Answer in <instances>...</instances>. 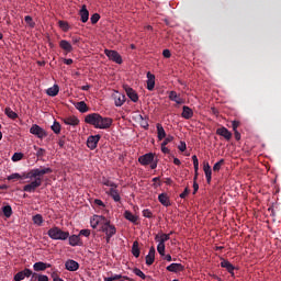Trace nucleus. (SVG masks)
<instances>
[{
	"label": "nucleus",
	"instance_id": "nucleus-46",
	"mask_svg": "<svg viewBox=\"0 0 281 281\" xmlns=\"http://www.w3.org/2000/svg\"><path fill=\"white\" fill-rule=\"evenodd\" d=\"M121 278H122V276L115 273L114 276L104 277V281H117Z\"/></svg>",
	"mask_w": 281,
	"mask_h": 281
},
{
	"label": "nucleus",
	"instance_id": "nucleus-31",
	"mask_svg": "<svg viewBox=\"0 0 281 281\" xmlns=\"http://www.w3.org/2000/svg\"><path fill=\"white\" fill-rule=\"evenodd\" d=\"M126 101L125 94L119 93L115 97V106H123L124 102Z\"/></svg>",
	"mask_w": 281,
	"mask_h": 281
},
{
	"label": "nucleus",
	"instance_id": "nucleus-18",
	"mask_svg": "<svg viewBox=\"0 0 281 281\" xmlns=\"http://www.w3.org/2000/svg\"><path fill=\"white\" fill-rule=\"evenodd\" d=\"M156 240L159 241V244L157 245V251L161 257L166 256V244L162 243L161 237L159 238V235H156Z\"/></svg>",
	"mask_w": 281,
	"mask_h": 281
},
{
	"label": "nucleus",
	"instance_id": "nucleus-49",
	"mask_svg": "<svg viewBox=\"0 0 281 281\" xmlns=\"http://www.w3.org/2000/svg\"><path fill=\"white\" fill-rule=\"evenodd\" d=\"M143 216H145L146 218H153L154 215H153L150 209H144Z\"/></svg>",
	"mask_w": 281,
	"mask_h": 281
},
{
	"label": "nucleus",
	"instance_id": "nucleus-57",
	"mask_svg": "<svg viewBox=\"0 0 281 281\" xmlns=\"http://www.w3.org/2000/svg\"><path fill=\"white\" fill-rule=\"evenodd\" d=\"M189 193H190V189H188V187H186L184 191L181 192V194H180V199H187Z\"/></svg>",
	"mask_w": 281,
	"mask_h": 281
},
{
	"label": "nucleus",
	"instance_id": "nucleus-28",
	"mask_svg": "<svg viewBox=\"0 0 281 281\" xmlns=\"http://www.w3.org/2000/svg\"><path fill=\"white\" fill-rule=\"evenodd\" d=\"M169 100L175 101L177 104H182L183 102V100L180 99V95L177 93V91H170Z\"/></svg>",
	"mask_w": 281,
	"mask_h": 281
},
{
	"label": "nucleus",
	"instance_id": "nucleus-7",
	"mask_svg": "<svg viewBox=\"0 0 281 281\" xmlns=\"http://www.w3.org/2000/svg\"><path fill=\"white\" fill-rule=\"evenodd\" d=\"M155 159V154L153 151H149L148 154H144L143 156L138 157V161L140 165H150L151 161Z\"/></svg>",
	"mask_w": 281,
	"mask_h": 281
},
{
	"label": "nucleus",
	"instance_id": "nucleus-45",
	"mask_svg": "<svg viewBox=\"0 0 281 281\" xmlns=\"http://www.w3.org/2000/svg\"><path fill=\"white\" fill-rule=\"evenodd\" d=\"M100 20H101L100 13H92V15H91L92 25H95V23H98V21H100Z\"/></svg>",
	"mask_w": 281,
	"mask_h": 281
},
{
	"label": "nucleus",
	"instance_id": "nucleus-58",
	"mask_svg": "<svg viewBox=\"0 0 281 281\" xmlns=\"http://www.w3.org/2000/svg\"><path fill=\"white\" fill-rule=\"evenodd\" d=\"M161 151L164 154H169L170 153L169 148H167V146L165 145V140H162V143H161Z\"/></svg>",
	"mask_w": 281,
	"mask_h": 281
},
{
	"label": "nucleus",
	"instance_id": "nucleus-17",
	"mask_svg": "<svg viewBox=\"0 0 281 281\" xmlns=\"http://www.w3.org/2000/svg\"><path fill=\"white\" fill-rule=\"evenodd\" d=\"M158 201L160 204L165 205V207H169L171 205L170 198L168 196L167 192H161L158 196Z\"/></svg>",
	"mask_w": 281,
	"mask_h": 281
},
{
	"label": "nucleus",
	"instance_id": "nucleus-61",
	"mask_svg": "<svg viewBox=\"0 0 281 281\" xmlns=\"http://www.w3.org/2000/svg\"><path fill=\"white\" fill-rule=\"evenodd\" d=\"M200 186L199 183H196V180L193 181V194H196V192L199 191Z\"/></svg>",
	"mask_w": 281,
	"mask_h": 281
},
{
	"label": "nucleus",
	"instance_id": "nucleus-43",
	"mask_svg": "<svg viewBox=\"0 0 281 281\" xmlns=\"http://www.w3.org/2000/svg\"><path fill=\"white\" fill-rule=\"evenodd\" d=\"M58 25L60 26V29L64 31V32H67L69 31V23H67V21H59L58 22Z\"/></svg>",
	"mask_w": 281,
	"mask_h": 281
},
{
	"label": "nucleus",
	"instance_id": "nucleus-51",
	"mask_svg": "<svg viewBox=\"0 0 281 281\" xmlns=\"http://www.w3.org/2000/svg\"><path fill=\"white\" fill-rule=\"evenodd\" d=\"M160 239L162 241V245H166V241L170 239V234L162 233V235H160Z\"/></svg>",
	"mask_w": 281,
	"mask_h": 281
},
{
	"label": "nucleus",
	"instance_id": "nucleus-36",
	"mask_svg": "<svg viewBox=\"0 0 281 281\" xmlns=\"http://www.w3.org/2000/svg\"><path fill=\"white\" fill-rule=\"evenodd\" d=\"M24 21L31 29H34V26H36V23L33 21L32 15H25Z\"/></svg>",
	"mask_w": 281,
	"mask_h": 281
},
{
	"label": "nucleus",
	"instance_id": "nucleus-19",
	"mask_svg": "<svg viewBox=\"0 0 281 281\" xmlns=\"http://www.w3.org/2000/svg\"><path fill=\"white\" fill-rule=\"evenodd\" d=\"M155 85H156V77L155 75H151L150 71L147 72V89H149V91H153V89H155Z\"/></svg>",
	"mask_w": 281,
	"mask_h": 281
},
{
	"label": "nucleus",
	"instance_id": "nucleus-54",
	"mask_svg": "<svg viewBox=\"0 0 281 281\" xmlns=\"http://www.w3.org/2000/svg\"><path fill=\"white\" fill-rule=\"evenodd\" d=\"M179 150L181 153H186L187 150V143L184 140H181L180 145L178 146Z\"/></svg>",
	"mask_w": 281,
	"mask_h": 281
},
{
	"label": "nucleus",
	"instance_id": "nucleus-26",
	"mask_svg": "<svg viewBox=\"0 0 281 281\" xmlns=\"http://www.w3.org/2000/svg\"><path fill=\"white\" fill-rule=\"evenodd\" d=\"M59 46L61 49L66 50L67 53H71L74 50L71 43L67 42V40H61L59 43Z\"/></svg>",
	"mask_w": 281,
	"mask_h": 281
},
{
	"label": "nucleus",
	"instance_id": "nucleus-40",
	"mask_svg": "<svg viewBox=\"0 0 281 281\" xmlns=\"http://www.w3.org/2000/svg\"><path fill=\"white\" fill-rule=\"evenodd\" d=\"M224 164H225V159H220V161L215 162L213 167L214 172H218L222 169Z\"/></svg>",
	"mask_w": 281,
	"mask_h": 281
},
{
	"label": "nucleus",
	"instance_id": "nucleus-10",
	"mask_svg": "<svg viewBox=\"0 0 281 281\" xmlns=\"http://www.w3.org/2000/svg\"><path fill=\"white\" fill-rule=\"evenodd\" d=\"M124 90L126 92V95L131 99L133 102H138V93H136L135 89L130 88V86H124Z\"/></svg>",
	"mask_w": 281,
	"mask_h": 281
},
{
	"label": "nucleus",
	"instance_id": "nucleus-13",
	"mask_svg": "<svg viewBox=\"0 0 281 281\" xmlns=\"http://www.w3.org/2000/svg\"><path fill=\"white\" fill-rule=\"evenodd\" d=\"M91 227L95 229L98 226H103V215H93L90 220Z\"/></svg>",
	"mask_w": 281,
	"mask_h": 281
},
{
	"label": "nucleus",
	"instance_id": "nucleus-1",
	"mask_svg": "<svg viewBox=\"0 0 281 281\" xmlns=\"http://www.w3.org/2000/svg\"><path fill=\"white\" fill-rule=\"evenodd\" d=\"M53 169L49 167H40V169H31L27 172L19 173H10L8 176V180H23V179H30L33 180L26 186L23 187L24 192H35L36 189L41 188L43 184V177L45 175H52Z\"/></svg>",
	"mask_w": 281,
	"mask_h": 281
},
{
	"label": "nucleus",
	"instance_id": "nucleus-9",
	"mask_svg": "<svg viewBox=\"0 0 281 281\" xmlns=\"http://www.w3.org/2000/svg\"><path fill=\"white\" fill-rule=\"evenodd\" d=\"M101 139V135H90L88 137V140H87V146L91 149V150H94V148H97L98 146V143L100 142Z\"/></svg>",
	"mask_w": 281,
	"mask_h": 281
},
{
	"label": "nucleus",
	"instance_id": "nucleus-12",
	"mask_svg": "<svg viewBox=\"0 0 281 281\" xmlns=\"http://www.w3.org/2000/svg\"><path fill=\"white\" fill-rule=\"evenodd\" d=\"M155 258H156V248L155 246H151L148 255H146L147 267H150L151 265H154Z\"/></svg>",
	"mask_w": 281,
	"mask_h": 281
},
{
	"label": "nucleus",
	"instance_id": "nucleus-44",
	"mask_svg": "<svg viewBox=\"0 0 281 281\" xmlns=\"http://www.w3.org/2000/svg\"><path fill=\"white\" fill-rule=\"evenodd\" d=\"M139 120H140V126H143V128L148 130L149 128V123L146 119H144L143 115H139Z\"/></svg>",
	"mask_w": 281,
	"mask_h": 281
},
{
	"label": "nucleus",
	"instance_id": "nucleus-30",
	"mask_svg": "<svg viewBox=\"0 0 281 281\" xmlns=\"http://www.w3.org/2000/svg\"><path fill=\"white\" fill-rule=\"evenodd\" d=\"M109 194L114 200V202H120L121 196L120 192L117 191V188L110 189Z\"/></svg>",
	"mask_w": 281,
	"mask_h": 281
},
{
	"label": "nucleus",
	"instance_id": "nucleus-56",
	"mask_svg": "<svg viewBox=\"0 0 281 281\" xmlns=\"http://www.w3.org/2000/svg\"><path fill=\"white\" fill-rule=\"evenodd\" d=\"M173 142V136L169 135L168 137L165 136L164 138V145H169V143Z\"/></svg>",
	"mask_w": 281,
	"mask_h": 281
},
{
	"label": "nucleus",
	"instance_id": "nucleus-55",
	"mask_svg": "<svg viewBox=\"0 0 281 281\" xmlns=\"http://www.w3.org/2000/svg\"><path fill=\"white\" fill-rule=\"evenodd\" d=\"M238 126H240L239 121H233L232 127H233L234 134H236Z\"/></svg>",
	"mask_w": 281,
	"mask_h": 281
},
{
	"label": "nucleus",
	"instance_id": "nucleus-42",
	"mask_svg": "<svg viewBox=\"0 0 281 281\" xmlns=\"http://www.w3.org/2000/svg\"><path fill=\"white\" fill-rule=\"evenodd\" d=\"M52 130L55 134H60L61 132V126L60 123H58L57 121L54 122Z\"/></svg>",
	"mask_w": 281,
	"mask_h": 281
},
{
	"label": "nucleus",
	"instance_id": "nucleus-27",
	"mask_svg": "<svg viewBox=\"0 0 281 281\" xmlns=\"http://www.w3.org/2000/svg\"><path fill=\"white\" fill-rule=\"evenodd\" d=\"M76 109H77L80 113H87V112H89V108H88V105H87V102H85V100H81L80 102H77Z\"/></svg>",
	"mask_w": 281,
	"mask_h": 281
},
{
	"label": "nucleus",
	"instance_id": "nucleus-39",
	"mask_svg": "<svg viewBox=\"0 0 281 281\" xmlns=\"http://www.w3.org/2000/svg\"><path fill=\"white\" fill-rule=\"evenodd\" d=\"M5 115L10 119L19 117L18 113L13 112V110H11V108H5Z\"/></svg>",
	"mask_w": 281,
	"mask_h": 281
},
{
	"label": "nucleus",
	"instance_id": "nucleus-22",
	"mask_svg": "<svg viewBox=\"0 0 281 281\" xmlns=\"http://www.w3.org/2000/svg\"><path fill=\"white\" fill-rule=\"evenodd\" d=\"M156 128H157V137L159 139V142H162V139L166 138V130L164 128L161 123H157L156 124Z\"/></svg>",
	"mask_w": 281,
	"mask_h": 281
},
{
	"label": "nucleus",
	"instance_id": "nucleus-60",
	"mask_svg": "<svg viewBox=\"0 0 281 281\" xmlns=\"http://www.w3.org/2000/svg\"><path fill=\"white\" fill-rule=\"evenodd\" d=\"M162 55H164L165 58H170L171 53H170L169 48H165V49L162 50Z\"/></svg>",
	"mask_w": 281,
	"mask_h": 281
},
{
	"label": "nucleus",
	"instance_id": "nucleus-24",
	"mask_svg": "<svg viewBox=\"0 0 281 281\" xmlns=\"http://www.w3.org/2000/svg\"><path fill=\"white\" fill-rule=\"evenodd\" d=\"M193 115H194V112H193L192 108H190L189 105H183L181 117H183V119H192Z\"/></svg>",
	"mask_w": 281,
	"mask_h": 281
},
{
	"label": "nucleus",
	"instance_id": "nucleus-14",
	"mask_svg": "<svg viewBox=\"0 0 281 281\" xmlns=\"http://www.w3.org/2000/svg\"><path fill=\"white\" fill-rule=\"evenodd\" d=\"M216 134L222 135V137H224L227 142L232 139V135H233L228 128H225V126H222V128H217Z\"/></svg>",
	"mask_w": 281,
	"mask_h": 281
},
{
	"label": "nucleus",
	"instance_id": "nucleus-6",
	"mask_svg": "<svg viewBox=\"0 0 281 281\" xmlns=\"http://www.w3.org/2000/svg\"><path fill=\"white\" fill-rule=\"evenodd\" d=\"M102 225L108 231V235L111 238L114 237L115 233H117L116 227L111 224V220L105 218V216H103V218H102Z\"/></svg>",
	"mask_w": 281,
	"mask_h": 281
},
{
	"label": "nucleus",
	"instance_id": "nucleus-62",
	"mask_svg": "<svg viewBox=\"0 0 281 281\" xmlns=\"http://www.w3.org/2000/svg\"><path fill=\"white\" fill-rule=\"evenodd\" d=\"M149 164H150V169H153V170L157 169L158 161L155 160V157H154L153 161H150Z\"/></svg>",
	"mask_w": 281,
	"mask_h": 281
},
{
	"label": "nucleus",
	"instance_id": "nucleus-53",
	"mask_svg": "<svg viewBox=\"0 0 281 281\" xmlns=\"http://www.w3.org/2000/svg\"><path fill=\"white\" fill-rule=\"evenodd\" d=\"M23 272H24V279L25 278H31L32 273H33V270H31L30 268H24Z\"/></svg>",
	"mask_w": 281,
	"mask_h": 281
},
{
	"label": "nucleus",
	"instance_id": "nucleus-63",
	"mask_svg": "<svg viewBox=\"0 0 281 281\" xmlns=\"http://www.w3.org/2000/svg\"><path fill=\"white\" fill-rule=\"evenodd\" d=\"M38 281H49V277L44 276L43 273H40Z\"/></svg>",
	"mask_w": 281,
	"mask_h": 281
},
{
	"label": "nucleus",
	"instance_id": "nucleus-34",
	"mask_svg": "<svg viewBox=\"0 0 281 281\" xmlns=\"http://www.w3.org/2000/svg\"><path fill=\"white\" fill-rule=\"evenodd\" d=\"M124 216L126 221L133 222L134 224L138 221V216L133 215L132 211H125Z\"/></svg>",
	"mask_w": 281,
	"mask_h": 281
},
{
	"label": "nucleus",
	"instance_id": "nucleus-59",
	"mask_svg": "<svg viewBox=\"0 0 281 281\" xmlns=\"http://www.w3.org/2000/svg\"><path fill=\"white\" fill-rule=\"evenodd\" d=\"M31 277H32V281H36V280L40 281V273H37L36 271L32 272Z\"/></svg>",
	"mask_w": 281,
	"mask_h": 281
},
{
	"label": "nucleus",
	"instance_id": "nucleus-50",
	"mask_svg": "<svg viewBox=\"0 0 281 281\" xmlns=\"http://www.w3.org/2000/svg\"><path fill=\"white\" fill-rule=\"evenodd\" d=\"M101 232L105 234L106 243H111V236L109 235L108 229L104 227V225L101 226Z\"/></svg>",
	"mask_w": 281,
	"mask_h": 281
},
{
	"label": "nucleus",
	"instance_id": "nucleus-5",
	"mask_svg": "<svg viewBox=\"0 0 281 281\" xmlns=\"http://www.w3.org/2000/svg\"><path fill=\"white\" fill-rule=\"evenodd\" d=\"M30 133L33 135H36V137H38V139H44V137H47L46 130L38 126V124H33L30 128Z\"/></svg>",
	"mask_w": 281,
	"mask_h": 281
},
{
	"label": "nucleus",
	"instance_id": "nucleus-4",
	"mask_svg": "<svg viewBox=\"0 0 281 281\" xmlns=\"http://www.w3.org/2000/svg\"><path fill=\"white\" fill-rule=\"evenodd\" d=\"M104 55H106L110 60L115 61L116 64H123V58L121 54L117 53V50L105 48Z\"/></svg>",
	"mask_w": 281,
	"mask_h": 281
},
{
	"label": "nucleus",
	"instance_id": "nucleus-3",
	"mask_svg": "<svg viewBox=\"0 0 281 281\" xmlns=\"http://www.w3.org/2000/svg\"><path fill=\"white\" fill-rule=\"evenodd\" d=\"M47 235L48 237L53 238V240H67V238L70 237L69 232H63V229H60L58 226L50 227Z\"/></svg>",
	"mask_w": 281,
	"mask_h": 281
},
{
	"label": "nucleus",
	"instance_id": "nucleus-47",
	"mask_svg": "<svg viewBox=\"0 0 281 281\" xmlns=\"http://www.w3.org/2000/svg\"><path fill=\"white\" fill-rule=\"evenodd\" d=\"M133 272L135 273V276H138V278L146 279V273L142 272L139 268H134Z\"/></svg>",
	"mask_w": 281,
	"mask_h": 281
},
{
	"label": "nucleus",
	"instance_id": "nucleus-41",
	"mask_svg": "<svg viewBox=\"0 0 281 281\" xmlns=\"http://www.w3.org/2000/svg\"><path fill=\"white\" fill-rule=\"evenodd\" d=\"M33 222L34 224H36L37 226H42L44 218L43 215H34L33 216Z\"/></svg>",
	"mask_w": 281,
	"mask_h": 281
},
{
	"label": "nucleus",
	"instance_id": "nucleus-32",
	"mask_svg": "<svg viewBox=\"0 0 281 281\" xmlns=\"http://www.w3.org/2000/svg\"><path fill=\"white\" fill-rule=\"evenodd\" d=\"M132 254H133L134 257H139L140 256V249H139L138 240H134L133 246H132Z\"/></svg>",
	"mask_w": 281,
	"mask_h": 281
},
{
	"label": "nucleus",
	"instance_id": "nucleus-33",
	"mask_svg": "<svg viewBox=\"0 0 281 281\" xmlns=\"http://www.w3.org/2000/svg\"><path fill=\"white\" fill-rule=\"evenodd\" d=\"M192 159H193V166H194V172H195L194 180H198V175H199V169H200V161H199L196 155L192 156Z\"/></svg>",
	"mask_w": 281,
	"mask_h": 281
},
{
	"label": "nucleus",
	"instance_id": "nucleus-20",
	"mask_svg": "<svg viewBox=\"0 0 281 281\" xmlns=\"http://www.w3.org/2000/svg\"><path fill=\"white\" fill-rule=\"evenodd\" d=\"M64 123L69 124L70 126H77L78 124H80V120L78 119V116L75 115L65 116Z\"/></svg>",
	"mask_w": 281,
	"mask_h": 281
},
{
	"label": "nucleus",
	"instance_id": "nucleus-25",
	"mask_svg": "<svg viewBox=\"0 0 281 281\" xmlns=\"http://www.w3.org/2000/svg\"><path fill=\"white\" fill-rule=\"evenodd\" d=\"M203 171L206 176V182L211 183L212 181V169L210 162H204Z\"/></svg>",
	"mask_w": 281,
	"mask_h": 281
},
{
	"label": "nucleus",
	"instance_id": "nucleus-38",
	"mask_svg": "<svg viewBox=\"0 0 281 281\" xmlns=\"http://www.w3.org/2000/svg\"><path fill=\"white\" fill-rule=\"evenodd\" d=\"M24 158V154L22 151H15L11 157L12 161H21Z\"/></svg>",
	"mask_w": 281,
	"mask_h": 281
},
{
	"label": "nucleus",
	"instance_id": "nucleus-35",
	"mask_svg": "<svg viewBox=\"0 0 281 281\" xmlns=\"http://www.w3.org/2000/svg\"><path fill=\"white\" fill-rule=\"evenodd\" d=\"M2 213H3V215H4L7 218H10V216L13 215V210H12L11 205H4V206L2 207Z\"/></svg>",
	"mask_w": 281,
	"mask_h": 281
},
{
	"label": "nucleus",
	"instance_id": "nucleus-64",
	"mask_svg": "<svg viewBox=\"0 0 281 281\" xmlns=\"http://www.w3.org/2000/svg\"><path fill=\"white\" fill-rule=\"evenodd\" d=\"M80 41H81V37H78V36H72V37H71V42H72L74 44L80 43Z\"/></svg>",
	"mask_w": 281,
	"mask_h": 281
},
{
	"label": "nucleus",
	"instance_id": "nucleus-23",
	"mask_svg": "<svg viewBox=\"0 0 281 281\" xmlns=\"http://www.w3.org/2000/svg\"><path fill=\"white\" fill-rule=\"evenodd\" d=\"M79 15L81 18L82 23H87L89 20V10L87 9V4H83L81 7V10H79Z\"/></svg>",
	"mask_w": 281,
	"mask_h": 281
},
{
	"label": "nucleus",
	"instance_id": "nucleus-16",
	"mask_svg": "<svg viewBox=\"0 0 281 281\" xmlns=\"http://www.w3.org/2000/svg\"><path fill=\"white\" fill-rule=\"evenodd\" d=\"M68 238H69V245L70 246H83V240H81L80 234L79 235H71Z\"/></svg>",
	"mask_w": 281,
	"mask_h": 281
},
{
	"label": "nucleus",
	"instance_id": "nucleus-15",
	"mask_svg": "<svg viewBox=\"0 0 281 281\" xmlns=\"http://www.w3.org/2000/svg\"><path fill=\"white\" fill-rule=\"evenodd\" d=\"M167 270L169 272H182L184 270V266L179 262H172L171 265L167 266Z\"/></svg>",
	"mask_w": 281,
	"mask_h": 281
},
{
	"label": "nucleus",
	"instance_id": "nucleus-11",
	"mask_svg": "<svg viewBox=\"0 0 281 281\" xmlns=\"http://www.w3.org/2000/svg\"><path fill=\"white\" fill-rule=\"evenodd\" d=\"M52 265H49L48 262H43L42 260H40L38 262H34L33 265V269L35 272H44L45 270H47V268H50Z\"/></svg>",
	"mask_w": 281,
	"mask_h": 281
},
{
	"label": "nucleus",
	"instance_id": "nucleus-29",
	"mask_svg": "<svg viewBox=\"0 0 281 281\" xmlns=\"http://www.w3.org/2000/svg\"><path fill=\"white\" fill-rule=\"evenodd\" d=\"M59 93V86H57V83H55V86H53V88H48L46 91V94L49 97H56Z\"/></svg>",
	"mask_w": 281,
	"mask_h": 281
},
{
	"label": "nucleus",
	"instance_id": "nucleus-2",
	"mask_svg": "<svg viewBox=\"0 0 281 281\" xmlns=\"http://www.w3.org/2000/svg\"><path fill=\"white\" fill-rule=\"evenodd\" d=\"M85 123L91 124L94 128L109 130L113 124L111 116H102L100 113H89L85 116Z\"/></svg>",
	"mask_w": 281,
	"mask_h": 281
},
{
	"label": "nucleus",
	"instance_id": "nucleus-8",
	"mask_svg": "<svg viewBox=\"0 0 281 281\" xmlns=\"http://www.w3.org/2000/svg\"><path fill=\"white\" fill-rule=\"evenodd\" d=\"M65 268L69 272H77V270H79V268H80V265H79V262H77V260L68 259L65 262Z\"/></svg>",
	"mask_w": 281,
	"mask_h": 281
},
{
	"label": "nucleus",
	"instance_id": "nucleus-21",
	"mask_svg": "<svg viewBox=\"0 0 281 281\" xmlns=\"http://www.w3.org/2000/svg\"><path fill=\"white\" fill-rule=\"evenodd\" d=\"M221 267L226 268L227 272H229L232 276H235V273H234L235 266L232 265V262L229 260L223 259L221 261Z\"/></svg>",
	"mask_w": 281,
	"mask_h": 281
},
{
	"label": "nucleus",
	"instance_id": "nucleus-52",
	"mask_svg": "<svg viewBox=\"0 0 281 281\" xmlns=\"http://www.w3.org/2000/svg\"><path fill=\"white\" fill-rule=\"evenodd\" d=\"M81 235H82L83 237H90L91 231H90V229H81V231L79 232V237H81Z\"/></svg>",
	"mask_w": 281,
	"mask_h": 281
},
{
	"label": "nucleus",
	"instance_id": "nucleus-48",
	"mask_svg": "<svg viewBox=\"0 0 281 281\" xmlns=\"http://www.w3.org/2000/svg\"><path fill=\"white\" fill-rule=\"evenodd\" d=\"M23 279H25L24 270H22L21 272L15 273V276H14L15 281H23Z\"/></svg>",
	"mask_w": 281,
	"mask_h": 281
},
{
	"label": "nucleus",
	"instance_id": "nucleus-37",
	"mask_svg": "<svg viewBox=\"0 0 281 281\" xmlns=\"http://www.w3.org/2000/svg\"><path fill=\"white\" fill-rule=\"evenodd\" d=\"M34 150H36L37 158H43L46 155L45 148H38L36 145H34Z\"/></svg>",
	"mask_w": 281,
	"mask_h": 281
}]
</instances>
